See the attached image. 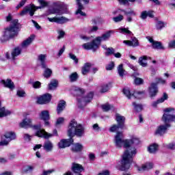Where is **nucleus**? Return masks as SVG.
Masks as SVG:
<instances>
[{"label":"nucleus","mask_w":175,"mask_h":175,"mask_svg":"<svg viewBox=\"0 0 175 175\" xmlns=\"http://www.w3.org/2000/svg\"><path fill=\"white\" fill-rule=\"evenodd\" d=\"M18 20L14 19L12 21V25L10 27H7L3 32V38L5 39H10V38H13L18 33Z\"/></svg>","instance_id":"nucleus-3"},{"label":"nucleus","mask_w":175,"mask_h":175,"mask_svg":"<svg viewBox=\"0 0 175 175\" xmlns=\"http://www.w3.org/2000/svg\"><path fill=\"white\" fill-rule=\"evenodd\" d=\"M121 13H124L126 16H128V14H132L133 16H136V13H135V11L133 10L126 12L124 10L118 9L117 10L113 12V14H121Z\"/></svg>","instance_id":"nucleus-25"},{"label":"nucleus","mask_w":175,"mask_h":175,"mask_svg":"<svg viewBox=\"0 0 175 175\" xmlns=\"http://www.w3.org/2000/svg\"><path fill=\"white\" fill-rule=\"evenodd\" d=\"M47 20H49L50 23H57V24H65V23H68V21H69V19L64 16H61V17L55 16L53 18L48 17Z\"/></svg>","instance_id":"nucleus-14"},{"label":"nucleus","mask_w":175,"mask_h":175,"mask_svg":"<svg viewBox=\"0 0 175 175\" xmlns=\"http://www.w3.org/2000/svg\"><path fill=\"white\" fill-rule=\"evenodd\" d=\"M38 9H40V7H36L34 5H27L25 7L23 10L21 12L19 16H21L23 17V16H26V14H28L29 13V14L32 17V16L35 14V12H36Z\"/></svg>","instance_id":"nucleus-8"},{"label":"nucleus","mask_w":175,"mask_h":175,"mask_svg":"<svg viewBox=\"0 0 175 175\" xmlns=\"http://www.w3.org/2000/svg\"><path fill=\"white\" fill-rule=\"evenodd\" d=\"M33 129L38 131L36 133V136L38 137H44V139H49V137H52L53 135L50 134L44 129H40V125H34L33 126Z\"/></svg>","instance_id":"nucleus-9"},{"label":"nucleus","mask_w":175,"mask_h":175,"mask_svg":"<svg viewBox=\"0 0 175 175\" xmlns=\"http://www.w3.org/2000/svg\"><path fill=\"white\" fill-rule=\"evenodd\" d=\"M51 100V94H45L37 98V103L39 105H44L49 103Z\"/></svg>","instance_id":"nucleus-13"},{"label":"nucleus","mask_w":175,"mask_h":175,"mask_svg":"<svg viewBox=\"0 0 175 175\" xmlns=\"http://www.w3.org/2000/svg\"><path fill=\"white\" fill-rule=\"evenodd\" d=\"M77 3L78 5V9L76 12V14H80V16H85V12H83V9H84V7L83 6V5H81V3H80V0H77Z\"/></svg>","instance_id":"nucleus-26"},{"label":"nucleus","mask_w":175,"mask_h":175,"mask_svg":"<svg viewBox=\"0 0 175 175\" xmlns=\"http://www.w3.org/2000/svg\"><path fill=\"white\" fill-rule=\"evenodd\" d=\"M169 126H170V125L167 124L159 126L155 131V135H159V136H163V135H165V133H166V131H167Z\"/></svg>","instance_id":"nucleus-16"},{"label":"nucleus","mask_w":175,"mask_h":175,"mask_svg":"<svg viewBox=\"0 0 175 175\" xmlns=\"http://www.w3.org/2000/svg\"><path fill=\"white\" fill-rule=\"evenodd\" d=\"M168 47H170V49H175V40H172L168 43Z\"/></svg>","instance_id":"nucleus-61"},{"label":"nucleus","mask_w":175,"mask_h":175,"mask_svg":"<svg viewBox=\"0 0 175 175\" xmlns=\"http://www.w3.org/2000/svg\"><path fill=\"white\" fill-rule=\"evenodd\" d=\"M130 142L129 146H132V144H134V146H137V144H140V139L137 138V137H133L131 139H129Z\"/></svg>","instance_id":"nucleus-38"},{"label":"nucleus","mask_w":175,"mask_h":175,"mask_svg":"<svg viewBox=\"0 0 175 175\" xmlns=\"http://www.w3.org/2000/svg\"><path fill=\"white\" fill-rule=\"evenodd\" d=\"M47 58L46 54H40L38 56L37 60L40 64H41L42 68H47V66L46 65V59Z\"/></svg>","instance_id":"nucleus-20"},{"label":"nucleus","mask_w":175,"mask_h":175,"mask_svg":"<svg viewBox=\"0 0 175 175\" xmlns=\"http://www.w3.org/2000/svg\"><path fill=\"white\" fill-rule=\"evenodd\" d=\"M91 66H92V64L90 63H85L81 69L82 75H85L88 73H90V69H91Z\"/></svg>","instance_id":"nucleus-27"},{"label":"nucleus","mask_w":175,"mask_h":175,"mask_svg":"<svg viewBox=\"0 0 175 175\" xmlns=\"http://www.w3.org/2000/svg\"><path fill=\"white\" fill-rule=\"evenodd\" d=\"M166 25V23L164 22H162L161 21H158L156 23V28L157 29H162V28H165V26Z\"/></svg>","instance_id":"nucleus-45"},{"label":"nucleus","mask_w":175,"mask_h":175,"mask_svg":"<svg viewBox=\"0 0 175 175\" xmlns=\"http://www.w3.org/2000/svg\"><path fill=\"white\" fill-rule=\"evenodd\" d=\"M66 105V103L64 100L59 101L57 105V109L58 114H59V113H61V111H62L64 109H65Z\"/></svg>","instance_id":"nucleus-36"},{"label":"nucleus","mask_w":175,"mask_h":175,"mask_svg":"<svg viewBox=\"0 0 175 175\" xmlns=\"http://www.w3.org/2000/svg\"><path fill=\"white\" fill-rule=\"evenodd\" d=\"M94 131H96L98 132V131H100V128L99 127V124H94L92 126Z\"/></svg>","instance_id":"nucleus-64"},{"label":"nucleus","mask_w":175,"mask_h":175,"mask_svg":"<svg viewBox=\"0 0 175 175\" xmlns=\"http://www.w3.org/2000/svg\"><path fill=\"white\" fill-rule=\"evenodd\" d=\"M25 2H27V0H22L16 6V9H20V8H23L25 5Z\"/></svg>","instance_id":"nucleus-60"},{"label":"nucleus","mask_w":175,"mask_h":175,"mask_svg":"<svg viewBox=\"0 0 175 175\" xmlns=\"http://www.w3.org/2000/svg\"><path fill=\"white\" fill-rule=\"evenodd\" d=\"M165 113L163 116L162 120L167 124V122H172L175 121V111L173 108H166L164 109Z\"/></svg>","instance_id":"nucleus-6"},{"label":"nucleus","mask_w":175,"mask_h":175,"mask_svg":"<svg viewBox=\"0 0 175 175\" xmlns=\"http://www.w3.org/2000/svg\"><path fill=\"white\" fill-rule=\"evenodd\" d=\"M114 68V62H111L106 66L107 70H111Z\"/></svg>","instance_id":"nucleus-56"},{"label":"nucleus","mask_w":175,"mask_h":175,"mask_svg":"<svg viewBox=\"0 0 175 175\" xmlns=\"http://www.w3.org/2000/svg\"><path fill=\"white\" fill-rule=\"evenodd\" d=\"M5 137L6 139L4 141H1L0 142V146H8L9 144V142L11 140H14L16 139V134L13 132H7L5 134Z\"/></svg>","instance_id":"nucleus-12"},{"label":"nucleus","mask_w":175,"mask_h":175,"mask_svg":"<svg viewBox=\"0 0 175 175\" xmlns=\"http://www.w3.org/2000/svg\"><path fill=\"white\" fill-rule=\"evenodd\" d=\"M65 122V119L64 118H59L56 121V126H59V125H62Z\"/></svg>","instance_id":"nucleus-50"},{"label":"nucleus","mask_w":175,"mask_h":175,"mask_svg":"<svg viewBox=\"0 0 175 175\" xmlns=\"http://www.w3.org/2000/svg\"><path fill=\"white\" fill-rule=\"evenodd\" d=\"M50 14H64V5L61 3H53V7L50 8L44 14V16H50Z\"/></svg>","instance_id":"nucleus-5"},{"label":"nucleus","mask_w":175,"mask_h":175,"mask_svg":"<svg viewBox=\"0 0 175 175\" xmlns=\"http://www.w3.org/2000/svg\"><path fill=\"white\" fill-rule=\"evenodd\" d=\"M158 144H151L150 146H149V147L148 148V151L150 153V154H155V152H157V151H158Z\"/></svg>","instance_id":"nucleus-33"},{"label":"nucleus","mask_w":175,"mask_h":175,"mask_svg":"<svg viewBox=\"0 0 175 175\" xmlns=\"http://www.w3.org/2000/svg\"><path fill=\"white\" fill-rule=\"evenodd\" d=\"M147 17H148L147 11H143V12L141 13L140 18H141L142 20H146V18H147Z\"/></svg>","instance_id":"nucleus-59"},{"label":"nucleus","mask_w":175,"mask_h":175,"mask_svg":"<svg viewBox=\"0 0 175 175\" xmlns=\"http://www.w3.org/2000/svg\"><path fill=\"white\" fill-rule=\"evenodd\" d=\"M40 81H36L32 83L33 88H40Z\"/></svg>","instance_id":"nucleus-63"},{"label":"nucleus","mask_w":175,"mask_h":175,"mask_svg":"<svg viewBox=\"0 0 175 175\" xmlns=\"http://www.w3.org/2000/svg\"><path fill=\"white\" fill-rule=\"evenodd\" d=\"M33 39H35V36H31L28 38H27L25 41H23L21 45L22 49H27L32 42H33Z\"/></svg>","instance_id":"nucleus-21"},{"label":"nucleus","mask_w":175,"mask_h":175,"mask_svg":"<svg viewBox=\"0 0 175 175\" xmlns=\"http://www.w3.org/2000/svg\"><path fill=\"white\" fill-rule=\"evenodd\" d=\"M116 120L120 129H124V128L125 127V125L124 124L125 122V118L117 113Z\"/></svg>","instance_id":"nucleus-19"},{"label":"nucleus","mask_w":175,"mask_h":175,"mask_svg":"<svg viewBox=\"0 0 175 175\" xmlns=\"http://www.w3.org/2000/svg\"><path fill=\"white\" fill-rule=\"evenodd\" d=\"M153 49H157L158 50H162L163 49V46H162V44L161 43V42H157L154 41V42H153V44H152Z\"/></svg>","instance_id":"nucleus-43"},{"label":"nucleus","mask_w":175,"mask_h":175,"mask_svg":"<svg viewBox=\"0 0 175 175\" xmlns=\"http://www.w3.org/2000/svg\"><path fill=\"white\" fill-rule=\"evenodd\" d=\"M123 94L126 95V96L131 99V98H136L137 99H142V98L144 97L146 95V92L144 91H137L133 94L131 93V90L128 88H124L123 90Z\"/></svg>","instance_id":"nucleus-7"},{"label":"nucleus","mask_w":175,"mask_h":175,"mask_svg":"<svg viewBox=\"0 0 175 175\" xmlns=\"http://www.w3.org/2000/svg\"><path fill=\"white\" fill-rule=\"evenodd\" d=\"M152 163H146L142 165L141 168H138L139 172H144V170H150V169H152L153 167Z\"/></svg>","instance_id":"nucleus-29"},{"label":"nucleus","mask_w":175,"mask_h":175,"mask_svg":"<svg viewBox=\"0 0 175 175\" xmlns=\"http://www.w3.org/2000/svg\"><path fill=\"white\" fill-rule=\"evenodd\" d=\"M38 3L41 5L38 6V8H40V9H42V8H46V6L49 5V2L46 1L45 0H38Z\"/></svg>","instance_id":"nucleus-48"},{"label":"nucleus","mask_w":175,"mask_h":175,"mask_svg":"<svg viewBox=\"0 0 175 175\" xmlns=\"http://www.w3.org/2000/svg\"><path fill=\"white\" fill-rule=\"evenodd\" d=\"M112 107H113V106H111L107 103L102 105V109H103V111H109V110H110V109H111Z\"/></svg>","instance_id":"nucleus-49"},{"label":"nucleus","mask_w":175,"mask_h":175,"mask_svg":"<svg viewBox=\"0 0 175 175\" xmlns=\"http://www.w3.org/2000/svg\"><path fill=\"white\" fill-rule=\"evenodd\" d=\"M40 120H43L45 122V125L49 126L50 123L49 122V120H50V114L49 113V111H42L40 113Z\"/></svg>","instance_id":"nucleus-18"},{"label":"nucleus","mask_w":175,"mask_h":175,"mask_svg":"<svg viewBox=\"0 0 175 175\" xmlns=\"http://www.w3.org/2000/svg\"><path fill=\"white\" fill-rule=\"evenodd\" d=\"M113 143L117 148H121L122 146L124 148L129 147V139H124V134L122 132H117L114 136Z\"/></svg>","instance_id":"nucleus-4"},{"label":"nucleus","mask_w":175,"mask_h":175,"mask_svg":"<svg viewBox=\"0 0 175 175\" xmlns=\"http://www.w3.org/2000/svg\"><path fill=\"white\" fill-rule=\"evenodd\" d=\"M57 86H58V81H57V80H53L49 84V90H55Z\"/></svg>","instance_id":"nucleus-39"},{"label":"nucleus","mask_w":175,"mask_h":175,"mask_svg":"<svg viewBox=\"0 0 175 175\" xmlns=\"http://www.w3.org/2000/svg\"><path fill=\"white\" fill-rule=\"evenodd\" d=\"M115 51L113 48H108L107 49V52L105 53V55H111L112 54H114Z\"/></svg>","instance_id":"nucleus-53"},{"label":"nucleus","mask_w":175,"mask_h":175,"mask_svg":"<svg viewBox=\"0 0 175 175\" xmlns=\"http://www.w3.org/2000/svg\"><path fill=\"white\" fill-rule=\"evenodd\" d=\"M21 54V48L18 46L15 48L11 53V58L16 59V57H18Z\"/></svg>","instance_id":"nucleus-28"},{"label":"nucleus","mask_w":175,"mask_h":175,"mask_svg":"<svg viewBox=\"0 0 175 175\" xmlns=\"http://www.w3.org/2000/svg\"><path fill=\"white\" fill-rule=\"evenodd\" d=\"M21 128H28L32 126V120L25 118L20 123Z\"/></svg>","instance_id":"nucleus-22"},{"label":"nucleus","mask_w":175,"mask_h":175,"mask_svg":"<svg viewBox=\"0 0 175 175\" xmlns=\"http://www.w3.org/2000/svg\"><path fill=\"white\" fill-rule=\"evenodd\" d=\"M58 36H57V39H62V38H64V36H65V31H62V30H59L58 31Z\"/></svg>","instance_id":"nucleus-58"},{"label":"nucleus","mask_w":175,"mask_h":175,"mask_svg":"<svg viewBox=\"0 0 175 175\" xmlns=\"http://www.w3.org/2000/svg\"><path fill=\"white\" fill-rule=\"evenodd\" d=\"M133 106H134V109L135 111H142V110H143V106H142L140 104L133 103Z\"/></svg>","instance_id":"nucleus-46"},{"label":"nucleus","mask_w":175,"mask_h":175,"mask_svg":"<svg viewBox=\"0 0 175 175\" xmlns=\"http://www.w3.org/2000/svg\"><path fill=\"white\" fill-rule=\"evenodd\" d=\"M118 31L120 33H123L124 35H131L132 31H131L128 28L120 27L118 29Z\"/></svg>","instance_id":"nucleus-40"},{"label":"nucleus","mask_w":175,"mask_h":175,"mask_svg":"<svg viewBox=\"0 0 175 175\" xmlns=\"http://www.w3.org/2000/svg\"><path fill=\"white\" fill-rule=\"evenodd\" d=\"M75 92L77 94V95H81V94H84V90L80 88H76L75 89Z\"/></svg>","instance_id":"nucleus-55"},{"label":"nucleus","mask_w":175,"mask_h":175,"mask_svg":"<svg viewBox=\"0 0 175 175\" xmlns=\"http://www.w3.org/2000/svg\"><path fill=\"white\" fill-rule=\"evenodd\" d=\"M69 79L70 81H71L72 83L77 81V79H79V75L76 72H73L70 75Z\"/></svg>","instance_id":"nucleus-41"},{"label":"nucleus","mask_w":175,"mask_h":175,"mask_svg":"<svg viewBox=\"0 0 175 175\" xmlns=\"http://www.w3.org/2000/svg\"><path fill=\"white\" fill-rule=\"evenodd\" d=\"M137 154L136 148H128L122 156V161L119 169L122 171L128 170L131 167L132 162H133V157Z\"/></svg>","instance_id":"nucleus-2"},{"label":"nucleus","mask_w":175,"mask_h":175,"mask_svg":"<svg viewBox=\"0 0 175 175\" xmlns=\"http://www.w3.org/2000/svg\"><path fill=\"white\" fill-rule=\"evenodd\" d=\"M158 94V86L157 83H152L150 86L149 87V96L150 98H154V96H157Z\"/></svg>","instance_id":"nucleus-17"},{"label":"nucleus","mask_w":175,"mask_h":175,"mask_svg":"<svg viewBox=\"0 0 175 175\" xmlns=\"http://www.w3.org/2000/svg\"><path fill=\"white\" fill-rule=\"evenodd\" d=\"M68 55H69V57L70 58V59H72V61H74V62L76 64V65H77V64H79V59L77 58V56H75V54L69 53Z\"/></svg>","instance_id":"nucleus-47"},{"label":"nucleus","mask_w":175,"mask_h":175,"mask_svg":"<svg viewBox=\"0 0 175 175\" xmlns=\"http://www.w3.org/2000/svg\"><path fill=\"white\" fill-rule=\"evenodd\" d=\"M124 44L128 46L129 47H137L139 46V40L136 38V37L131 38V40H124Z\"/></svg>","instance_id":"nucleus-15"},{"label":"nucleus","mask_w":175,"mask_h":175,"mask_svg":"<svg viewBox=\"0 0 175 175\" xmlns=\"http://www.w3.org/2000/svg\"><path fill=\"white\" fill-rule=\"evenodd\" d=\"M118 73L120 77H124L125 75H126V71L125 69H124V65L123 64H120L118 66Z\"/></svg>","instance_id":"nucleus-34"},{"label":"nucleus","mask_w":175,"mask_h":175,"mask_svg":"<svg viewBox=\"0 0 175 175\" xmlns=\"http://www.w3.org/2000/svg\"><path fill=\"white\" fill-rule=\"evenodd\" d=\"M113 33H114V30L107 31L101 36L96 37V42H97L99 46H100L101 42H106V40H109Z\"/></svg>","instance_id":"nucleus-11"},{"label":"nucleus","mask_w":175,"mask_h":175,"mask_svg":"<svg viewBox=\"0 0 175 175\" xmlns=\"http://www.w3.org/2000/svg\"><path fill=\"white\" fill-rule=\"evenodd\" d=\"M44 77H46V79H49L50 76H51V73H53V71L50 68H47V67L44 68Z\"/></svg>","instance_id":"nucleus-44"},{"label":"nucleus","mask_w":175,"mask_h":175,"mask_svg":"<svg viewBox=\"0 0 175 175\" xmlns=\"http://www.w3.org/2000/svg\"><path fill=\"white\" fill-rule=\"evenodd\" d=\"M118 16H115L112 18L113 21H114V23H121V21H122V20H124V16L121 14H118Z\"/></svg>","instance_id":"nucleus-42"},{"label":"nucleus","mask_w":175,"mask_h":175,"mask_svg":"<svg viewBox=\"0 0 175 175\" xmlns=\"http://www.w3.org/2000/svg\"><path fill=\"white\" fill-rule=\"evenodd\" d=\"M71 150L73 152H80V151H83V145L77 143L72 146Z\"/></svg>","instance_id":"nucleus-31"},{"label":"nucleus","mask_w":175,"mask_h":175,"mask_svg":"<svg viewBox=\"0 0 175 175\" xmlns=\"http://www.w3.org/2000/svg\"><path fill=\"white\" fill-rule=\"evenodd\" d=\"M120 126L118 124H113V126H111L109 129L110 132H116L118 129H120Z\"/></svg>","instance_id":"nucleus-54"},{"label":"nucleus","mask_w":175,"mask_h":175,"mask_svg":"<svg viewBox=\"0 0 175 175\" xmlns=\"http://www.w3.org/2000/svg\"><path fill=\"white\" fill-rule=\"evenodd\" d=\"M147 56H142L139 58L138 64L141 65V66H143L144 68H146L147 66Z\"/></svg>","instance_id":"nucleus-35"},{"label":"nucleus","mask_w":175,"mask_h":175,"mask_svg":"<svg viewBox=\"0 0 175 175\" xmlns=\"http://www.w3.org/2000/svg\"><path fill=\"white\" fill-rule=\"evenodd\" d=\"M82 47L85 50H92V51H95L99 49V44L98 41H96L95 38L92 42H87L82 44Z\"/></svg>","instance_id":"nucleus-10"},{"label":"nucleus","mask_w":175,"mask_h":175,"mask_svg":"<svg viewBox=\"0 0 175 175\" xmlns=\"http://www.w3.org/2000/svg\"><path fill=\"white\" fill-rule=\"evenodd\" d=\"M16 95L19 96L20 98H24L26 94L24 90H19L17 91Z\"/></svg>","instance_id":"nucleus-52"},{"label":"nucleus","mask_w":175,"mask_h":175,"mask_svg":"<svg viewBox=\"0 0 175 175\" xmlns=\"http://www.w3.org/2000/svg\"><path fill=\"white\" fill-rule=\"evenodd\" d=\"M72 170L74 173H81V172L84 170V168L83 167V165L74 163H72Z\"/></svg>","instance_id":"nucleus-24"},{"label":"nucleus","mask_w":175,"mask_h":175,"mask_svg":"<svg viewBox=\"0 0 175 175\" xmlns=\"http://www.w3.org/2000/svg\"><path fill=\"white\" fill-rule=\"evenodd\" d=\"M167 98H168L167 94H166V93H164L163 95V97L157 100V102H154L152 103V107H157V105L159 103H163V102H165V100H166Z\"/></svg>","instance_id":"nucleus-30"},{"label":"nucleus","mask_w":175,"mask_h":175,"mask_svg":"<svg viewBox=\"0 0 175 175\" xmlns=\"http://www.w3.org/2000/svg\"><path fill=\"white\" fill-rule=\"evenodd\" d=\"M43 148L46 151H52L53 148V143H51L50 141H46L44 142Z\"/></svg>","instance_id":"nucleus-32"},{"label":"nucleus","mask_w":175,"mask_h":175,"mask_svg":"<svg viewBox=\"0 0 175 175\" xmlns=\"http://www.w3.org/2000/svg\"><path fill=\"white\" fill-rule=\"evenodd\" d=\"M108 90H110V85H104L101 88L100 92H107Z\"/></svg>","instance_id":"nucleus-51"},{"label":"nucleus","mask_w":175,"mask_h":175,"mask_svg":"<svg viewBox=\"0 0 175 175\" xmlns=\"http://www.w3.org/2000/svg\"><path fill=\"white\" fill-rule=\"evenodd\" d=\"M93 97H94V94L90 93L88 97L83 98L81 101L82 105H86V103H90V102H91V100H92Z\"/></svg>","instance_id":"nucleus-37"},{"label":"nucleus","mask_w":175,"mask_h":175,"mask_svg":"<svg viewBox=\"0 0 175 175\" xmlns=\"http://www.w3.org/2000/svg\"><path fill=\"white\" fill-rule=\"evenodd\" d=\"M135 84H136V85H140V84H143V79L142 78H135Z\"/></svg>","instance_id":"nucleus-57"},{"label":"nucleus","mask_w":175,"mask_h":175,"mask_svg":"<svg viewBox=\"0 0 175 175\" xmlns=\"http://www.w3.org/2000/svg\"><path fill=\"white\" fill-rule=\"evenodd\" d=\"M1 83L7 88H10V90H14V83L10 79H7L6 81L1 80Z\"/></svg>","instance_id":"nucleus-23"},{"label":"nucleus","mask_w":175,"mask_h":175,"mask_svg":"<svg viewBox=\"0 0 175 175\" xmlns=\"http://www.w3.org/2000/svg\"><path fill=\"white\" fill-rule=\"evenodd\" d=\"M84 135V127L83 125L77 123L75 120H72L68 126V135L71 137L68 139H62L59 144V148H66V147H69L72 143H73L74 136H83Z\"/></svg>","instance_id":"nucleus-1"},{"label":"nucleus","mask_w":175,"mask_h":175,"mask_svg":"<svg viewBox=\"0 0 175 175\" xmlns=\"http://www.w3.org/2000/svg\"><path fill=\"white\" fill-rule=\"evenodd\" d=\"M120 5H129V0H118Z\"/></svg>","instance_id":"nucleus-62"}]
</instances>
